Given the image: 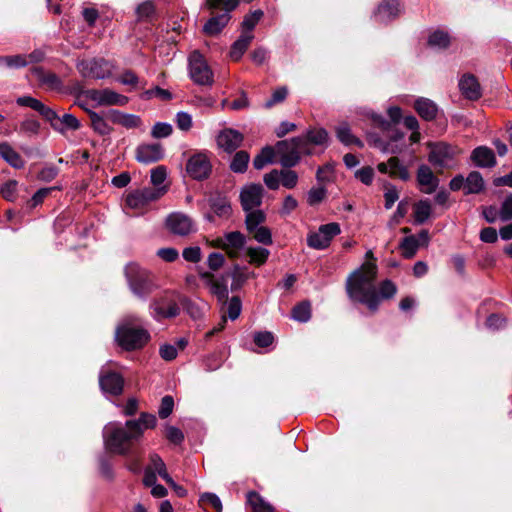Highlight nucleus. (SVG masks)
Returning a JSON list of instances; mask_svg holds the SVG:
<instances>
[{
  "label": "nucleus",
  "mask_w": 512,
  "mask_h": 512,
  "mask_svg": "<svg viewBox=\"0 0 512 512\" xmlns=\"http://www.w3.org/2000/svg\"><path fill=\"white\" fill-rule=\"evenodd\" d=\"M42 58L43 54L38 51H35L29 54L28 56L15 55L0 57V66L19 68L24 67L30 63L39 62L42 60Z\"/></svg>",
  "instance_id": "nucleus-25"
},
{
  "label": "nucleus",
  "mask_w": 512,
  "mask_h": 512,
  "mask_svg": "<svg viewBox=\"0 0 512 512\" xmlns=\"http://www.w3.org/2000/svg\"><path fill=\"white\" fill-rule=\"evenodd\" d=\"M414 109L426 121L434 120L438 114V106L432 100L424 97H420L415 101Z\"/></svg>",
  "instance_id": "nucleus-27"
},
{
  "label": "nucleus",
  "mask_w": 512,
  "mask_h": 512,
  "mask_svg": "<svg viewBox=\"0 0 512 512\" xmlns=\"http://www.w3.org/2000/svg\"><path fill=\"white\" fill-rule=\"evenodd\" d=\"M250 156L246 151H238L232 158L230 169L235 173H243L246 171Z\"/></svg>",
  "instance_id": "nucleus-38"
},
{
  "label": "nucleus",
  "mask_w": 512,
  "mask_h": 512,
  "mask_svg": "<svg viewBox=\"0 0 512 512\" xmlns=\"http://www.w3.org/2000/svg\"><path fill=\"white\" fill-rule=\"evenodd\" d=\"M428 43L435 48H446L450 44V36L447 32L437 30L429 36Z\"/></svg>",
  "instance_id": "nucleus-45"
},
{
  "label": "nucleus",
  "mask_w": 512,
  "mask_h": 512,
  "mask_svg": "<svg viewBox=\"0 0 512 512\" xmlns=\"http://www.w3.org/2000/svg\"><path fill=\"white\" fill-rule=\"evenodd\" d=\"M419 246L420 243L415 236L405 237L400 245L403 256L408 259L416 254Z\"/></svg>",
  "instance_id": "nucleus-43"
},
{
  "label": "nucleus",
  "mask_w": 512,
  "mask_h": 512,
  "mask_svg": "<svg viewBox=\"0 0 512 512\" xmlns=\"http://www.w3.org/2000/svg\"><path fill=\"white\" fill-rule=\"evenodd\" d=\"M172 97L171 93L160 87H155L153 89H149L143 92L142 98L145 100H150L152 98H159L161 100H170Z\"/></svg>",
  "instance_id": "nucleus-52"
},
{
  "label": "nucleus",
  "mask_w": 512,
  "mask_h": 512,
  "mask_svg": "<svg viewBox=\"0 0 512 512\" xmlns=\"http://www.w3.org/2000/svg\"><path fill=\"white\" fill-rule=\"evenodd\" d=\"M404 138V134L402 132L396 131L391 137L390 141L387 143H382L381 141L376 142L377 147L381 149L384 153L397 154L402 151V148L393 145V142H397Z\"/></svg>",
  "instance_id": "nucleus-41"
},
{
  "label": "nucleus",
  "mask_w": 512,
  "mask_h": 512,
  "mask_svg": "<svg viewBox=\"0 0 512 512\" xmlns=\"http://www.w3.org/2000/svg\"><path fill=\"white\" fill-rule=\"evenodd\" d=\"M377 169L383 174H389L392 177H399L402 180H408L410 177L408 169L397 157H391L386 163H379L377 165Z\"/></svg>",
  "instance_id": "nucleus-24"
},
{
  "label": "nucleus",
  "mask_w": 512,
  "mask_h": 512,
  "mask_svg": "<svg viewBox=\"0 0 512 512\" xmlns=\"http://www.w3.org/2000/svg\"><path fill=\"white\" fill-rule=\"evenodd\" d=\"M376 275V264L366 262L355 270L346 281V291L349 298L366 304L372 311H375L379 304V296L374 283Z\"/></svg>",
  "instance_id": "nucleus-2"
},
{
  "label": "nucleus",
  "mask_w": 512,
  "mask_h": 512,
  "mask_svg": "<svg viewBox=\"0 0 512 512\" xmlns=\"http://www.w3.org/2000/svg\"><path fill=\"white\" fill-rule=\"evenodd\" d=\"M156 423V417L147 413H142L138 419L126 421L124 425L109 422L103 429L106 450L119 455L128 454L133 443L141 439L145 430L154 428Z\"/></svg>",
  "instance_id": "nucleus-1"
},
{
  "label": "nucleus",
  "mask_w": 512,
  "mask_h": 512,
  "mask_svg": "<svg viewBox=\"0 0 512 512\" xmlns=\"http://www.w3.org/2000/svg\"><path fill=\"white\" fill-rule=\"evenodd\" d=\"M125 276L131 292L140 299H146L157 288L152 275L136 263L125 267Z\"/></svg>",
  "instance_id": "nucleus-4"
},
{
  "label": "nucleus",
  "mask_w": 512,
  "mask_h": 512,
  "mask_svg": "<svg viewBox=\"0 0 512 512\" xmlns=\"http://www.w3.org/2000/svg\"><path fill=\"white\" fill-rule=\"evenodd\" d=\"M174 400L171 396H164L158 410L159 417L162 419L167 418L173 411Z\"/></svg>",
  "instance_id": "nucleus-62"
},
{
  "label": "nucleus",
  "mask_w": 512,
  "mask_h": 512,
  "mask_svg": "<svg viewBox=\"0 0 512 512\" xmlns=\"http://www.w3.org/2000/svg\"><path fill=\"white\" fill-rule=\"evenodd\" d=\"M246 253L249 257V262L258 266L263 265L270 254L269 250L262 247H249Z\"/></svg>",
  "instance_id": "nucleus-40"
},
{
  "label": "nucleus",
  "mask_w": 512,
  "mask_h": 512,
  "mask_svg": "<svg viewBox=\"0 0 512 512\" xmlns=\"http://www.w3.org/2000/svg\"><path fill=\"white\" fill-rule=\"evenodd\" d=\"M276 150L270 146L264 147L254 158L253 166L257 170L263 169L266 165L273 163Z\"/></svg>",
  "instance_id": "nucleus-34"
},
{
  "label": "nucleus",
  "mask_w": 512,
  "mask_h": 512,
  "mask_svg": "<svg viewBox=\"0 0 512 512\" xmlns=\"http://www.w3.org/2000/svg\"><path fill=\"white\" fill-rule=\"evenodd\" d=\"M337 138L340 142H342L345 145H351V144H357L361 146V142L354 137V135L351 133L350 127L347 123H341L336 128Z\"/></svg>",
  "instance_id": "nucleus-39"
},
{
  "label": "nucleus",
  "mask_w": 512,
  "mask_h": 512,
  "mask_svg": "<svg viewBox=\"0 0 512 512\" xmlns=\"http://www.w3.org/2000/svg\"><path fill=\"white\" fill-rule=\"evenodd\" d=\"M276 152L280 157L282 166L293 167L299 162L301 154L309 153V150L306 147L305 140L298 137L290 141L278 142Z\"/></svg>",
  "instance_id": "nucleus-6"
},
{
  "label": "nucleus",
  "mask_w": 512,
  "mask_h": 512,
  "mask_svg": "<svg viewBox=\"0 0 512 512\" xmlns=\"http://www.w3.org/2000/svg\"><path fill=\"white\" fill-rule=\"evenodd\" d=\"M402 13V6L397 0H385L379 4L375 19L379 23H388L396 19Z\"/></svg>",
  "instance_id": "nucleus-20"
},
{
  "label": "nucleus",
  "mask_w": 512,
  "mask_h": 512,
  "mask_svg": "<svg viewBox=\"0 0 512 512\" xmlns=\"http://www.w3.org/2000/svg\"><path fill=\"white\" fill-rule=\"evenodd\" d=\"M264 183L271 190H277L281 182V172L272 170L271 172L264 175Z\"/></svg>",
  "instance_id": "nucleus-61"
},
{
  "label": "nucleus",
  "mask_w": 512,
  "mask_h": 512,
  "mask_svg": "<svg viewBox=\"0 0 512 512\" xmlns=\"http://www.w3.org/2000/svg\"><path fill=\"white\" fill-rule=\"evenodd\" d=\"M311 317V307L308 302L296 305L292 310V318L299 322H307Z\"/></svg>",
  "instance_id": "nucleus-48"
},
{
  "label": "nucleus",
  "mask_w": 512,
  "mask_h": 512,
  "mask_svg": "<svg viewBox=\"0 0 512 512\" xmlns=\"http://www.w3.org/2000/svg\"><path fill=\"white\" fill-rule=\"evenodd\" d=\"M326 197V189L324 187H315L310 189L307 196V202L310 206L319 204Z\"/></svg>",
  "instance_id": "nucleus-54"
},
{
  "label": "nucleus",
  "mask_w": 512,
  "mask_h": 512,
  "mask_svg": "<svg viewBox=\"0 0 512 512\" xmlns=\"http://www.w3.org/2000/svg\"><path fill=\"white\" fill-rule=\"evenodd\" d=\"M253 39V33H242L231 46L229 52L230 58L233 61H239L248 49Z\"/></svg>",
  "instance_id": "nucleus-29"
},
{
  "label": "nucleus",
  "mask_w": 512,
  "mask_h": 512,
  "mask_svg": "<svg viewBox=\"0 0 512 512\" xmlns=\"http://www.w3.org/2000/svg\"><path fill=\"white\" fill-rule=\"evenodd\" d=\"M263 16L262 10H255L251 12L250 14H247L242 22V33H252L255 26L258 24L260 19Z\"/></svg>",
  "instance_id": "nucleus-46"
},
{
  "label": "nucleus",
  "mask_w": 512,
  "mask_h": 512,
  "mask_svg": "<svg viewBox=\"0 0 512 512\" xmlns=\"http://www.w3.org/2000/svg\"><path fill=\"white\" fill-rule=\"evenodd\" d=\"M247 499L253 512H274L273 507L255 492H250Z\"/></svg>",
  "instance_id": "nucleus-37"
},
{
  "label": "nucleus",
  "mask_w": 512,
  "mask_h": 512,
  "mask_svg": "<svg viewBox=\"0 0 512 512\" xmlns=\"http://www.w3.org/2000/svg\"><path fill=\"white\" fill-rule=\"evenodd\" d=\"M168 229L177 235L185 236L196 231L193 220L186 214L175 212L166 220Z\"/></svg>",
  "instance_id": "nucleus-15"
},
{
  "label": "nucleus",
  "mask_w": 512,
  "mask_h": 512,
  "mask_svg": "<svg viewBox=\"0 0 512 512\" xmlns=\"http://www.w3.org/2000/svg\"><path fill=\"white\" fill-rule=\"evenodd\" d=\"M150 308L152 316L156 320L176 317L180 313L179 296L174 292H167L155 298L151 302Z\"/></svg>",
  "instance_id": "nucleus-7"
},
{
  "label": "nucleus",
  "mask_w": 512,
  "mask_h": 512,
  "mask_svg": "<svg viewBox=\"0 0 512 512\" xmlns=\"http://www.w3.org/2000/svg\"><path fill=\"white\" fill-rule=\"evenodd\" d=\"M99 384L104 393L119 395L123 390V379L118 373H100Z\"/></svg>",
  "instance_id": "nucleus-23"
},
{
  "label": "nucleus",
  "mask_w": 512,
  "mask_h": 512,
  "mask_svg": "<svg viewBox=\"0 0 512 512\" xmlns=\"http://www.w3.org/2000/svg\"><path fill=\"white\" fill-rule=\"evenodd\" d=\"M432 208L428 200H421L414 205V219L417 224H422L431 216Z\"/></svg>",
  "instance_id": "nucleus-35"
},
{
  "label": "nucleus",
  "mask_w": 512,
  "mask_h": 512,
  "mask_svg": "<svg viewBox=\"0 0 512 512\" xmlns=\"http://www.w3.org/2000/svg\"><path fill=\"white\" fill-rule=\"evenodd\" d=\"M340 233V225L336 222L321 225L317 231L308 234L307 245L316 250L326 249L332 239Z\"/></svg>",
  "instance_id": "nucleus-10"
},
{
  "label": "nucleus",
  "mask_w": 512,
  "mask_h": 512,
  "mask_svg": "<svg viewBox=\"0 0 512 512\" xmlns=\"http://www.w3.org/2000/svg\"><path fill=\"white\" fill-rule=\"evenodd\" d=\"M417 182L421 191L426 194L433 193L439 184L438 178L434 175L431 168L427 165H420L417 170Z\"/></svg>",
  "instance_id": "nucleus-21"
},
{
  "label": "nucleus",
  "mask_w": 512,
  "mask_h": 512,
  "mask_svg": "<svg viewBox=\"0 0 512 512\" xmlns=\"http://www.w3.org/2000/svg\"><path fill=\"white\" fill-rule=\"evenodd\" d=\"M264 189L260 184H249L242 188L240 192L241 205L244 211L248 212L260 206Z\"/></svg>",
  "instance_id": "nucleus-16"
},
{
  "label": "nucleus",
  "mask_w": 512,
  "mask_h": 512,
  "mask_svg": "<svg viewBox=\"0 0 512 512\" xmlns=\"http://www.w3.org/2000/svg\"><path fill=\"white\" fill-rule=\"evenodd\" d=\"M428 161L438 171L454 169L457 167V156L461 150L457 146L445 142L429 143Z\"/></svg>",
  "instance_id": "nucleus-5"
},
{
  "label": "nucleus",
  "mask_w": 512,
  "mask_h": 512,
  "mask_svg": "<svg viewBox=\"0 0 512 512\" xmlns=\"http://www.w3.org/2000/svg\"><path fill=\"white\" fill-rule=\"evenodd\" d=\"M177 127L182 131H189L192 127V116L187 112H178L175 117Z\"/></svg>",
  "instance_id": "nucleus-60"
},
{
  "label": "nucleus",
  "mask_w": 512,
  "mask_h": 512,
  "mask_svg": "<svg viewBox=\"0 0 512 512\" xmlns=\"http://www.w3.org/2000/svg\"><path fill=\"white\" fill-rule=\"evenodd\" d=\"M464 189L467 194H477L484 189V180L477 171H472L465 180Z\"/></svg>",
  "instance_id": "nucleus-33"
},
{
  "label": "nucleus",
  "mask_w": 512,
  "mask_h": 512,
  "mask_svg": "<svg viewBox=\"0 0 512 512\" xmlns=\"http://www.w3.org/2000/svg\"><path fill=\"white\" fill-rule=\"evenodd\" d=\"M249 233L253 236V238L257 242H259L261 244H264V245L272 244L271 231L265 226L258 227L255 230L250 231Z\"/></svg>",
  "instance_id": "nucleus-51"
},
{
  "label": "nucleus",
  "mask_w": 512,
  "mask_h": 512,
  "mask_svg": "<svg viewBox=\"0 0 512 512\" xmlns=\"http://www.w3.org/2000/svg\"><path fill=\"white\" fill-rule=\"evenodd\" d=\"M298 183V175L295 171L292 170H282L281 171V184L287 188L292 189Z\"/></svg>",
  "instance_id": "nucleus-57"
},
{
  "label": "nucleus",
  "mask_w": 512,
  "mask_h": 512,
  "mask_svg": "<svg viewBox=\"0 0 512 512\" xmlns=\"http://www.w3.org/2000/svg\"><path fill=\"white\" fill-rule=\"evenodd\" d=\"M172 131V126L169 123L158 122L153 126L151 135L154 138H165L170 136Z\"/></svg>",
  "instance_id": "nucleus-56"
},
{
  "label": "nucleus",
  "mask_w": 512,
  "mask_h": 512,
  "mask_svg": "<svg viewBox=\"0 0 512 512\" xmlns=\"http://www.w3.org/2000/svg\"><path fill=\"white\" fill-rule=\"evenodd\" d=\"M111 119L114 123L119 124L127 129L139 127L141 119L134 114H126L119 111H114L111 114Z\"/></svg>",
  "instance_id": "nucleus-32"
},
{
  "label": "nucleus",
  "mask_w": 512,
  "mask_h": 512,
  "mask_svg": "<svg viewBox=\"0 0 512 512\" xmlns=\"http://www.w3.org/2000/svg\"><path fill=\"white\" fill-rule=\"evenodd\" d=\"M245 243V236L238 231H233L216 238L213 241V246L225 250L230 258H237Z\"/></svg>",
  "instance_id": "nucleus-13"
},
{
  "label": "nucleus",
  "mask_w": 512,
  "mask_h": 512,
  "mask_svg": "<svg viewBox=\"0 0 512 512\" xmlns=\"http://www.w3.org/2000/svg\"><path fill=\"white\" fill-rule=\"evenodd\" d=\"M90 118L95 132L100 135H108L111 132V127L103 117L93 112L90 114Z\"/></svg>",
  "instance_id": "nucleus-49"
},
{
  "label": "nucleus",
  "mask_w": 512,
  "mask_h": 512,
  "mask_svg": "<svg viewBox=\"0 0 512 512\" xmlns=\"http://www.w3.org/2000/svg\"><path fill=\"white\" fill-rule=\"evenodd\" d=\"M499 218L502 221H508L512 219V194L507 196L503 201L499 211Z\"/></svg>",
  "instance_id": "nucleus-64"
},
{
  "label": "nucleus",
  "mask_w": 512,
  "mask_h": 512,
  "mask_svg": "<svg viewBox=\"0 0 512 512\" xmlns=\"http://www.w3.org/2000/svg\"><path fill=\"white\" fill-rule=\"evenodd\" d=\"M265 220V214L261 210H250L246 215V228L250 232L258 227H262L261 223Z\"/></svg>",
  "instance_id": "nucleus-44"
},
{
  "label": "nucleus",
  "mask_w": 512,
  "mask_h": 512,
  "mask_svg": "<svg viewBox=\"0 0 512 512\" xmlns=\"http://www.w3.org/2000/svg\"><path fill=\"white\" fill-rule=\"evenodd\" d=\"M17 181L9 180L4 183L0 188V193L7 201H14L16 199Z\"/></svg>",
  "instance_id": "nucleus-53"
},
{
  "label": "nucleus",
  "mask_w": 512,
  "mask_h": 512,
  "mask_svg": "<svg viewBox=\"0 0 512 512\" xmlns=\"http://www.w3.org/2000/svg\"><path fill=\"white\" fill-rule=\"evenodd\" d=\"M212 170L210 157L207 153L199 152L192 155L186 164L187 174L195 180L207 178Z\"/></svg>",
  "instance_id": "nucleus-12"
},
{
  "label": "nucleus",
  "mask_w": 512,
  "mask_h": 512,
  "mask_svg": "<svg viewBox=\"0 0 512 512\" xmlns=\"http://www.w3.org/2000/svg\"><path fill=\"white\" fill-rule=\"evenodd\" d=\"M355 178L365 185H370L374 179V170L370 166L362 167L355 172Z\"/></svg>",
  "instance_id": "nucleus-59"
},
{
  "label": "nucleus",
  "mask_w": 512,
  "mask_h": 512,
  "mask_svg": "<svg viewBox=\"0 0 512 512\" xmlns=\"http://www.w3.org/2000/svg\"><path fill=\"white\" fill-rule=\"evenodd\" d=\"M243 140V134L231 128L221 130L217 136V144L219 148L229 154L233 153L238 147H240Z\"/></svg>",
  "instance_id": "nucleus-18"
},
{
  "label": "nucleus",
  "mask_w": 512,
  "mask_h": 512,
  "mask_svg": "<svg viewBox=\"0 0 512 512\" xmlns=\"http://www.w3.org/2000/svg\"><path fill=\"white\" fill-rule=\"evenodd\" d=\"M200 278L209 288L210 292L215 295L219 301L224 302L228 298L227 278L224 276L216 277L210 272H201Z\"/></svg>",
  "instance_id": "nucleus-17"
},
{
  "label": "nucleus",
  "mask_w": 512,
  "mask_h": 512,
  "mask_svg": "<svg viewBox=\"0 0 512 512\" xmlns=\"http://www.w3.org/2000/svg\"><path fill=\"white\" fill-rule=\"evenodd\" d=\"M159 354L163 360L172 361L178 355V348L174 345L165 343L160 346Z\"/></svg>",
  "instance_id": "nucleus-63"
},
{
  "label": "nucleus",
  "mask_w": 512,
  "mask_h": 512,
  "mask_svg": "<svg viewBox=\"0 0 512 512\" xmlns=\"http://www.w3.org/2000/svg\"><path fill=\"white\" fill-rule=\"evenodd\" d=\"M241 309H242V304H241L240 298L237 296H234L230 299V301L227 304V316L231 320H236L241 313Z\"/></svg>",
  "instance_id": "nucleus-55"
},
{
  "label": "nucleus",
  "mask_w": 512,
  "mask_h": 512,
  "mask_svg": "<svg viewBox=\"0 0 512 512\" xmlns=\"http://www.w3.org/2000/svg\"><path fill=\"white\" fill-rule=\"evenodd\" d=\"M52 126V128L61 134H64L68 130H77L80 128L79 120L72 114H64L59 116L53 109L46 111L44 117Z\"/></svg>",
  "instance_id": "nucleus-14"
},
{
  "label": "nucleus",
  "mask_w": 512,
  "mask_h": 512,
  "mask_svg": "<svg viewBox=\"0 0 512 512\" xmlns=\"http://www.w3.org/2000/svg\"><path fill=\"white\" fill-rule=\"evenodd\" d=\"M473 163L482 168H491L496 165L495 154L492 149L487 146H479L471 153Z\"/></svg>",
  "instance_id": "nucleus-26"
},
{
  "label": "nucleus",
  "mask_w": 512,
  "mask_h": 512,
  "mask_svg": "<svg viewBox=\"0 0 512 512\" xmlns=\"http://www.w3.org/2000/svg\"><path fill=\"white\" fill-rule=\"evenodd\" d=\"M146 468H152V471L158 474L163 480L170 476L164 461L157 454L150 455V464Z\"/></svg>",
  "instance_id": "nucleus-47"
},
{
  "label": "nucleus",
  "mask_w": 512,
  "mask_h": 512,
  "mask_svg": "<svg viewBox=\"0 0 512 512\" xmlns=\"http://www.w3.org/2000/svg\"><path fill=\"white\" fill-rule=\"evenodd\" d=\"M167 177V170L164 166H157L151 170V183L154 185L153 188L165 187L167 190V186L163 185L165 179Z\"/></svg>",
  "instance_id": "nucleus-50"
},
{
  "label": "nucleus",
  "mask_w": 512,
  "mask_h": 512,
  "mask_svg": "<svg viewBox=\"0 0 512 512\" xmlns=\"http://www.w3.org/2000/svg\"><path fill=\"white\" fill-rule=\"evenodd\" d=\"M303 139L306 144L309 142L315 145H323L328 140V133L323 128H315L309 130Z\"/></svg>",
  "instance_id": "nucleus-42"
},
{
  "label": "nucleus",
  "mask_w": 512,
  "mask_h": 512,
  "mask_svg": "<svg viewBox=\"0 0 512 512\" xmlns=\"http://www.w3.org/2000/svg\"><path fill=\"white\" fill-rule=\"evenodd\" d=\"M163 157V149L160 144H143L137 148L136 159L140 163L151 164Z\"/></svg>",
  "instance_id": "nucleus-22"
},
{
  "label": "nucleus",
  "mask_w": 512,
  "mask_h": 512,
  "mask_svg": "<svg viewBox=\"0 0 512 512\" xmlns=\"http://www.w3.org/2000/svg\"><path fill=\"white\" fill-rule=\"evenodd\" d=\"M91 100L98 105H119L124 106L128 103V97L121 95L111 89L91 90L89 92Z\"/></svg>",
  "instance_id": "nucleus-19"
},
{
  "label": "nucleus",
  "mask_w": 512,
  "mask_h": 512,
  "mask_svg": "<svg viewBox=\"0 0 512 512\" xmlns=\"http://www.w3.org/2000/svg\"><path fill=\"white\" fill-rule=\"evenodd\" d=\"M230 18V14L228 13H223L214 16L206 22V24L203 27V30L207 35H217L228 24Z\"/></svg>",
  "instance_id": "nucleus-30"
},
{
  "label": "nucleus",
  "mask_w": 512,
  "mask_h": 512,
  "mask_svg": "<svg viewBox=\"0 0 512 512\" xmlns=\"http://www.w3.org/2000/svg\"><path fill=\"white\" fill-rule=\"evenodd\" d=\"M189 75L198 85H211L213 83V72L203 55L193 51L189 56Z\"/></svg>",
  "instance_id": "nucleus-8"
},
{
  "label": "nucleus",
  "mask_w": 512,
  "mask_h": 512,
  "mask_svg": "<svg viewBox=\"0 0 512 512\" xmlns=\"http://www.w3.org/2000/svg\"><path fill=\"white\" fill-rule=\"evenodd\" d=\"M459 88L467 99L476 100L481 96L480 85L472 75H464L459 81Z\"/></svg>",
  "instance_id": "nucleus-28"
},
{
  "label": "nucleus",
  "mask_w": 512,
  "mask_h": 512,
  "mask_svg": "<svg viewBox=\"0 0 512 512\" xmlns=\"http://www.w3.org/2000/svg\"><path fill=\"white\" fill-rule=\"evenodd\" d=\"M199 501L204 505H210L213 507L217 512L222 511V503L219 497L214 493H203L200 496Z\"/></svg>",
  "instance_id": "nucleus-58"
},
{
  "label": "nucleus",
  "mask_w": 512,
  "mask_h": 512,
  "mask_svg": "<svg viewBox=\"0 0 512 512\" xmlns=\"http://www.w3.org/2000/svg\"><path fill=\"white\" fill-rule=\"evenodd\" d=\"M150 339L149 331L137 316H125L116 326L114 340L125 351L140 350L147 345Z\"/></svg>",
  "instance_id": "nucleus-3"
},
{
  "label": "nucleus",
  "mask_w": 512,
  "mask_h": 512,
  "mask_svg": "<svg viewBox=\"0 0 512 512\" xmlns=\"http://www.w3.org/2000/svg\"><path fill=\"white\" fill-rule=\"evenodd\" d=\"M0 155L14 168H22L24 166L22 157L6 142L0 143Z\"/></svg>",
  "instance_id": "nucleus-31"
},
{
  "label": "nucleus",
  "mask_w": 512,
  "mask_h": 512,
  "mask_svg": "<svg viewBox=\"0 0 512 512\" xmlns=\"http://www.w3.org/2000/svg\"><path fill=\"white\" fill-rule=\"evenodd\" d=\"M113 66L104 59H84L77 62V70L85 78L105 79L111 76Z\"/></svg>",
  "instance_id": "nucleus-9"
},
{
  "label": "nucleus",
  "mask_w": 512,
  "mask_h": 512,
  "mask_svg": "<svg viewBox=\"0 0 512 512\" xmlns=\"http://www.w3.org/2000/svg\"><path fill=\"white\" fill-rule=\"evenodd\" d=\"M167 189L165 187L159 188H144L129 193L126 197V205L132 209H141L152 201L161 198Z\"/></svg>",
  "instance_id": "nucleus-11"
},
{
  "label": "nucleus",
  "mask_w": 512,
  "mask_h": 512,
  "mask_svg": "<svg viewBox=\"0 0 512 512\" xmlns=\"http://www.w3.org/2000/svg\"><path fill=\"white\" fill-rule=\"evenodd\" d=\"M16 103L19 106L29 107V108L37 111L43 117H45L46 111H48L50 109L49 107L45 106L42 102H40L39 100H37L36 98H33L31 96L18 97L16 99Z\"/></svg>",
  "instance_id": "nucleus-36"
}]
</instances>
